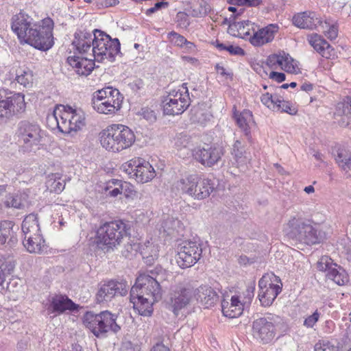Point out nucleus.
<instances>
[{"instance_id":"e433bc0d","label":"nucleus","mask_w":351,"mask_h":351,"mask_svg":"<svg viewBox=\"0 0 351 351\" xmlns=\"http://www.w3.org/2000/svg\"><path fill=\"white\" fill-rule=\"evenodd\" d=\"M24 247L30 253H41L45 247V240L41 234L31 236V238H24Z\"/></svg>"},{"instance_id":"338daca9","label":"nucleus","mask_w":351,"mask_h":351,"mask_svg":"<svg viewBox=\"0 0 351 351\" xmlns=\"http://www.w3.org/2000/svg\"><path fill=\"white\" fill-rule=\"evenodd\" d=\"M182 59L184 62L191 64L194 66H197L199 64V61L197 58L191 56H184L182 57Z\"/></svg>"},{"instance_id":"412c9836","label":"nucleus","mask_w":351,"mask_h":351,"mask_svg":"<svg viewBox=\"0 0 351 351\" xmlns=\"http://www.w3.org/2000/svg\"><path fill=\"white\" fill-rule=\"evenodd\" d=\"M92 58L93 57L90 56L81 58L73 56H69L66 62L78 75L88 76L92 72L95 66V59Z\"/></svg>"},{"instance_id":"79ce46f5","label":"nucleus","mask_w":351,"mask_h":351,"mask_svg":"<svg viewBox=\"0 0 351 351\" xmlns=\"http://www.w3.org/2000/svg\"><path fill=\"white\" fill-rule=\"evenodd\" d=\"M231 154L239 165L245 164L247 158L245 156V147L241 141L236 140L232 145Z\"/></svg>"},{"instance_id":"ddd939ff","label":"nucleus","mask_w":351,"mask_h":351,"mask_svg":"<svg viewBox=\"0 0 351 351\" xmlns=\"http://www.w3.org/2000/svg\"><path fill=\"white\" fill-rule=\"evenodd\" d=\"M202 245L193 241H184L178 247L177 263L182 269L193 266L202 257Z\"/></svg>"},{"instance_id":"e2e57ef3","label":"nucleus","mask_w":351,"mask_h":351,"mask_svg":"<svg viewBox=\"0 0 351 351\" xmlns=\"http://www.w3.org/2000/svg\"><path fill=\"white\" fill-rule=\"evenodd\" d=\"M227 51L231 55L243 56L245 54L244 50L239 46L228 45Z\"/></svg>"},{"instance_id":"0eeeda50","label":"nucleus","mask_w":351,"mask_h":351,"mask_svg":"<svg viewBox=\"0 0 351 351\" xmlns=\"http://www.w3.org/2000/svg\"><path fill=\"white\" fill-rule=\"evenodd\" d=\"M117 315L106 311L99 314L87 312L84 316L83 322L97 337L104 336L108 332H117L120 326L116 322Z\"/></svg>"},{"instance_id":"7ed1b4c3","label":"nucleus","mask_w":351,"mask_h":351,"mask_svg":"<svg viewBox=\"0 0 351 351\" xmlns=\"http://www.w3.org/2000/svg\"><path fill=\"white\" fill-rule=\"evenodd\" d=\"M162 288L156 277L140 274L130 289V302L143 316H150L153 304L162 298Z\"/></svg>"},{"instance_id":"473e14b6","label":"nucleus","mask_w":351,"mask_h":351,"mask_svg":"<svg viewBox=\"0 0 351 351\" xmlns=\"http://www.w3.org/2000/svg\"><path fill=\"white\" fill-rule=\"evenodd\" d=\"M21 228L24 238L29 239L31 236L41 234L37 217L34 214L25 217L23 221Z\"/></svg>"},{"instance_id":"393cba45","label":"nucleus","mask_w":351,"mask_h":351,"mask_svg":"<svg viewBox=\"0 0 351 351\" xmlns=\"http://www.w3.org/2000/svg\"><path fill=\"white\" fill-rule=\"evenodd\" d=\"M310 45L324 58H333L335 56L334 49L321 36L313 34L308 36Z\"/></svg>"},{"instance_id":"5701e85b","label":"nucleus","mask_w":351,"mask_h":351,"mask_svg":"<svg viewBox=\"0 0 351 351\" xmlns=\"http://www.w3.org/2000/svg\"><path fill=\"white\" fill-rule=\"evenodd\" d=\"M257 25L249 20L233 22L229 25L228 32L236 37L249 40Z\"/></svg>"},{"instance_id":"a878e982","label":"nucleus","mask_w":351,"mask_h":351,"mask_svg":"<svg viewBox=\"0 0 351 351\" xmlns=\"http://www.w3.org/2000/svg\"><path fill=\"white\" fill-rule=\"evenodd\" d=\"M277 29L278 27L275 25H269L260 29H255L250 38V43L254 46H261L271 42L274 38V34L277 32Z\"/></svg>"},{"instance_id":"20e7f679","label":"nucleus","mask_w":351,"mask_h":351,"mask_svg":"<svg viewBox=\"0 0 351 351\" xmlns=\"http://www.w3.org/2000/svg\"><path fill=\"white\" fill-rule=\"evenodd\" d=\"M128 225L122 221L106 222L97 230L94 242L104 252H112L121 245L129 233Z\"/></svg>"},{"instance_id":"de8ad7c7","label":"nucleus","mask_w":351,"mask_h":351,"mask_svg":"<svg viewBox=\"0 0 351 351\" xmlns=\"http://www.w3.org/2000/svg\"><path fill=\"white\" fill-rule=\"evenodd\" d=\"M255 283L251 282L247 287L245 290L242 293V295H239L241 302L244 305L251 303L252 298L254 295Z\"/></svg>"},{"instance_id":"7c9ffc66","label":"nucleus","mask_w":351,"mask_h":351,"mask_svg":"<svg viewBox=\"0 0 351 351\" xmlns=\"http://www.w3.org/2000/svg\"><path fill=\"white\" fill-rule=\"evenodd\" d=\"M117 132L120 152L130 147L135 141V135L128 127L117 124Z\"/></svg>"},{"instance_id":"ea45409f","label":"nucleus","mask_w":351,"mask_h":351,"mask_svg":"<svg viewBox=\"0 0 351 351\" xmlns=\"http://www.w3.org/2000/svg\"><path fill=\"white\" fill-rule=\"evenodd\" d=\"M62 105L57 106L53 110V112L49 114L47 117V123L48 126L54 130L55 128H58V130L62 132V127H61V117L62 116Z\"/></svg>"},{"instance_id":"dca6fc26","label":"nucleus","mask_w":351,"mask_h":351,"mask_svg":"<svg viewBox=\"0 0 351 351\" xmlns=\"http://www.w3.org/2000/svg\"><path fill=\"white\" fill-rule=\"evenodd\" d=\"M129 289L130 285L126 281L110 280L99 286L96 300L99 303L108 302L118 295H126Z\"/></svg>"},{"instance_id":"603ef678","label":"nucleus","mask_w":351,"mask_h":351,"mask_svg":"<svg viewBox=\"0 0 351 351\" xmlns=\"http://www.w3.org/2000/svg\"><path fill=\"white\" fill-rule=\"evenodd\" d=\"M4 204L7 208H21L23 206L21 198L18 195L11 194L5 197Z\"/></svg>"},{"instance_id":"58836bf2","label":"nucleus","mask_w":351,"mask_h":351,"mask_svg":"<svg viewBox=\"0 0 351 351\" xmlns=\"http://www.w3.org/2000/svg\"><path fill=\"white\" fill-rule=\"evenodd\" d=\"M210 114L205 111L204 109L199 107H195L191 109L190 120L193 123H197L202 126H204L210 121Z\"/></svg>"},{"instance_id":"a211bd4d","label":"nucleus","mask_w":351,"mask_h":351,"mask_svg":"<svg viewBox=\"0 0 351 351\" xmlns=\"http://www.w3.org/2000/svg\"><path fill=\"white\" fill-rule=\"evenodd\" d=\"M267 64L273 69H280L290 73H296L299 70L295 60L284 51L268 56Z\"/></svg>"},{"instance_id":"a19ab883","label":"nucleus","mask_w":351,"mask_h":351,"mask_svg":"<svg viewBox=\"0 0 351 351\" xmlns=\"http://www.w3.org/2000/svg\"><path fill=\"white\" fill-rule=\"evenodd\" d=\"M47 188L52 192L59 193L63 191L65 186L64 180H62L58 173H52L47 178L46 182Z\"/></svg>"},{"instance_id":"052dcab7","label":"nucleus","mask_w":351,"mask_h":351,"mask_svg":"<svg viewBox=\"0 0 351 351\" xmlns=\"http://www.w3.org/2000/svg\"><path fill=\"white\" fill-rule=\"evenodd\" d=\"M141 114L145 119L149 122H154L156 120L155 112L148 108H143Z\"/></svg>"},{"instance_id":"bb28decb","label":"nucleus","mask_w":351,"mask_h":351,"mask_svg":"<svg viewBox=\"0 0 351 351\" xmlns=\"http://www.w3.org/2000/svg\"><path fill=\"white\" fill-rule=\"evenodd\" d=\"M244 306L239 295L232 296L230 301L223 299L221 302L222 313L224 316L230 318L240 316L243 313Z\"/></svg>"},{"instance_id":"f3484780","label":"nucleus","mask_w":351,"mask_h":351,"mask_svg":"<svg viewBox=\"0 0 351 351\" xmlns=\"http://www.w3.org/2000/svg\"><path fill=\"white\" fill-rule=\"evenodd\" d=\"M223 153L221 147L206 145L192 149V155L195 160L206 167H213L221 158Z\"/></svg>"},{"instance_id":"aec40b11","label":"nucleus","mask_w":351,"mask_h":351,"mask_svg":"<svg viewBox=\"0 0 351 351\" xmlns=\"http://www.w3.org/2000/svg\"><path fill=\"white\" fill-rule=\"evenodd\" d=\"M101 145L107 151L120 152L117 132V124L110 125L99 133Z\"/></svg>"},{"instance_id":"6e6552de","label":"nucleus","mask_w":351,"mask_h":351,"mask_svg":"<svg viewBox=\"0 0 351 351\" xmlns=\"http://www.w3.org/2000/svg\"><path fill=\"white\" fill-rule=\"evenodd\" d=\"M289 237L297 241L313 245L319 242L317 230L307 220L293 217L287 223Z\"/></svg>"},{"instance_id":"5fc2aeb1","label":"nucleus","mask_w":351,"mask_h":351,"mask_svg":"<svg viewBox=\"0 0 351 351\" xmlns=\"http://www.w3.org/2000/svg\"><path fill=\"white\" fill-rule=\"evenodd\" d=\"M167 36L170 42L178 47H183L186 42V39L183 36L173 31L169 32Z\"/></svg>"},{"instance_id":"f704fd0d","label":"nucleus","mask_w":351,"mask_h":351,"mask_svg":"<svg viewBox=\"0 0 351 351\" xmlns=\"http://www.w3.org/2000/svg\"><path fill=\"white\" fill-rule=\"evenodd\" d=\"M16 261L12 256L0 255V285H2L8 275L14 269Z\"/></svg>"},{"instance_id":"9b49d317","label":"nucleus","mask_w":351,"mask_h":351,"mask_svg":"<svg viewBox=\"0 0 351 351\" xmlns=\"http://www.w3.org/2000/svg\"><path fill=\"white\" fill-rule=\"evenodd\" d=\"M121 170L138 183H147L156 176L152 165L145 159L135 157L123 163Z\"/></svg>"},{"instance_id":"09e8293b","label":"nucleus","mask_w":351,"mask_h":351,"mask_svg":"<svg viewBox=\"0 0 351 351\" xmlns=\"http://www.w3.org/2000/svg\"><path fill=\"white\" fill-rule=\"evenodd\" d=\"M322 29L326 36L330 40H334L337 37L338 29L335 25H330L326 21L322 22V25H319Z\"/></svg>"},{"instance_id":"4468645a","label":"nucleus","mask_w":351,"mask_h":351,"mask_svg":"<svg viewBox=\"0 0 351 351\" xmlns=\"http://www.w3.org/2000/svg\"><path fill=\"white\" fill-rule=\"evenodd\" d=\"M194 298V289L187 282H180L171 287L170 301L175 314L190 304Z\"/></svg>"},{"instance_id":"4c0bfd02","label":"nucleus","mask_w":351,"mask_h":351,"mask_svg":"<svg viewBox=\"0 0 351 351\" xmlns=\"http://www.w3.org/2000/svg\"><path fill=\"white\" fill-rule=\"evenodd\" d=\"M92 105L93 108L100 114H113L118 110L116 109V106L112 105L111 103H108L105 100H101L93 95L92 99Z\"/></svg>"},{"instance_id":"b1692460","label":"nucleus","mask_w":351,"mask_h":351,"mask_svg":"<svg viewBox=\"0 0 351 351\" xmlns=\"http://www.w3.org/2000/svg\"><path fill=\"white\" fill-rule=\"evenodd\" d=\"M335 161L346 178H351V152L339 147L333 152Z\"/></svg>"},{"instance_id":"4be33fe9","label":"nucleus","mask_w":351,"mask_h":351,"mask_svg":"<svg viewBox=\"0 0 351 351\" xmlns=\"http://www.w3.org/2000/svg\"><path fill=\"white\" fill-rule=\"evenodd\" d=\"M292 21L294 25L302 29H313L317 25H322V21L316 13L311 11L298 13L293 16Z\"/></svg>"},{"instance_id":"bf43d9fd","label":"nucleus","mask_w":351,"mask_h":351,"mask_svg":"<svg viewBox=\"0 0 351 351\" xmlns=\"http://www.w3.org/2000/svg\"><path fill=\"white\" fill-rule=\"evenodd\" d=\"M176 23L180 27L186 28L190 24L189 16L184 12H178L176 15Z\"/></svg>"},{"instance_id":"f03ea898","label":"nucleus","mask_w":351,"mask_h":351,"mask_svg":"<svg viewBox=\"0 0 351 351\" xmlns=\"http://www.w3.org/2000/svg\"><path fill=\"white\" fill-rule=\"evenodd\" d=\"M76 49L80 53L92 52L89 56L97 62L104 60L112 61L120 51V43L117 38L112 39L109 35L95 29L94 34L86 32H80L75 34L73 41Z\"/></svg>"},{"instance_id":"6e6d98bb","label":"nucleus","mask_w":351,"mask_h":351,"mask_svg":"<svg viewBox=\"0 0 351 351\" xmlns=\"http://www.w3.org/2000/svg\"><path fill=\"white\" fill-rule=\"evenodd\" d=\"M12 118L11 110L6 98L0 100V119Z\"/></svg>"},{"instance_id":"864d4df0","label":"nucleus","mask_w":351,"mask_h":351,"mask_svg":"<svg viewBox=\"0 0 351 351\" xmlns=\"http://www.w3.org/2000/svg\"><path fill=\"white\" fill-rule=\"evenodd\" d=\"M335 265L332 263V260L327 256H322L317 264V268L319 271H329Z\"/></svg>"},{"instance_id":"13d9d810","label":"nucleus","mask_w":351,"mask_h":351,"mask_svg":"<svg viewBox=\"0 0 351 351\" xmlns=\"http://www.w3.org/2000/svg\"><path fill=\"white\" fill-rule=\"evenodd\" d=\"M320 313L316 310L311 315L308 316L304 321V326L306 328H313L318 322Z\"/></svg>"},{"instance_id":"4d7b16f0","label":"nucleus","mask_w":351,"mask_h":351,"mask_svg":"<svg viewBox=\"0 0 351 351\" xmlns=\"http://www.w3.org/2000/svg\"><path fill=\"white\" fill-rule=\"evenodd\" d=\"M228 2L234 5L256 7L262 3V0H228Z\"/></svg>"},{"instance_id":"c85d7f7f","label":"nucleus","mask_w":351,"mask_h":351,"mask_svg":"<svg viewBox=\"0 0 351 351\" xmlns=\"http://www.w3.org/2000/svg\"><path fill=\"white\" fill-rule=\"evenodd\" d=\"M93 95L103 101L105 100L108 103H111L112 105L116 106L117 110L121 107L123 97L117 88L110 86L106 87L96 91Z\"/></svg>"},{"instance_id":"72a5a7b5","label":"nucleus","mask_w":351,"mask_h":351,"mask_svg":"<svg viewBox=\"0 0 351 351\" xmlns=\"http://www.w3.org/2000/svg\"><path fill=\"white\" fill-rule=\"evenodd\" d=\"M5 98L11 110L12 117L25 112L26 104L23 94L11 93Z\"/></svg>"},{"instance_id":"c756f323","label":"nucleus","mask_w":351,"mask_h":351,"mask_svg":"<svg viewBox=\"0 0 351 351\" xmlns=\"http://www.w3.org/2000/svg\"><path fill=\"white\" fill-rule=\"evenodd\" d=\"M53 312L62 313L64 311L77 309V305L65 295H55L49 300Z\"/></svg>"},{"instance_id":"8fccbe9b","label":"nucleus","mask_w":351,"mask_h":351,"mask_svg":"<svg viewBox=\"0 0 351 351\" xmlns=\"http://www.w3.org/2000/svg\"><path fill=\"white\" fill-rule=\"evenodd\" d=\"M277 108L275 110L287 112L290 114H295L297 112L295 108L287 101L277 98Z\"/></svg>"},{"instance_id":"c9c22d12","label":"nucleus","mask_w":351,"mask_h":351,"mask_svg":"<svg viewBox=\"0 0 351 351\" xmlns=\"http://www.w3.org/2000/svg\"><path fill=\"white\" fill-rule=\"evenodd\" d=\"M328 279L334 281L337 285L342 286L349 281V277L346 271L337 264L326 273Z\"/></svg>"},{"instance_id":"423d86ee","label":"nucleus","mask_w":351,"mask_h":351,"mask_svg":"<svg viewBox=\"0 0 351 351\" xmlns=\"http://www.w3.org/2000/svg\"><path fill=\"white\" fill-rule=\"evenodd\" d=\"M15 136L23 152H35L38 149L43 137L40 125L27 121L19 123Z\"/></svg>"},{"instance_id":"39448f33","label":"nucleus","mask_w":351,"mask_h":351,"mask_svg":"<svg viewBox=\"0 0 351 351\" xmlns=\"http://www.w3.org/2000/svg\"><path fill=\"white\" fill-rule=\"evenodd\" d=\"M176 187L182 194L196 200H202L210 196L215 186L211 180L201 178L198 175L188 174L176 183Z\"/></svg>"},{"instance_id":"680f3d73","label":"nucleus","mask_w":351,"mask_h":351,"mask_svg":"<svg viewBox=\"0 0 351 351\" xmlns=\"http://www.w3.org/2000/svg\"><path fill=\"white\" fill-rule=\"evenodd\" d=\"M180 221L178 219H174L173 218H168L163 223L164 228H166L167 230L176 229L177 226L180 224Z\"/></svg>"},{"instance_id":"f257e3e1","label":"nucleus","mask_w":351,"mask_h":351,"mask_svg":"<svg viewBox=\"0 0 351 351\" xmlns=\"http://www.w3.org/2000/svg\"><path fill=\"white\" fill-rule=\"evenodd\" d=\"M32 21L24 13L15 14L12 19V29L21 43H27L41 51L49 50L54 45L53 21L49 17L34 24H32Z\"/></svg>"},{"instance_id":"49530a36","label":"nucleus","mask_w":351,"mask_h":351,"mask_svg":"<svg viewBox=\"0 0 351 351\" xmlns=\"http://www.w3.org/2000/svg\"><path fill=\"white\" fill-rule=\"evenodd\" d=\"M16 80L24 87L32 83L33 75L29 69L20 70L16 73Z\"/></svg>"},{"instance_id":"6ab92c4d","label":"nucleus","mask_w":351,"mask_h":351,"mask_svg":"<svg viewBox=\"0 0 351 351\" xmlns=\"http://www.w3.org/2000/svg\"><path fill=\"white\" fill-rule=\"evenodd\" d=\"M194 298L204 308L213 306L219 300L216 291L209 285H201L194 290Z\"/></svg>"},{"instance_id":"2f4dec72","label":"nucleus","mask_w":351,"mask_h":351,"mask_svg":"<svg viewBox=\"0 0 351 351\" xmlns=\"http://www.w3.org/2000/svg\"><path fill=\"white\" fill-rule=\"evenodd\" d=\"M14 223L11 221H0V246L7 241L10 247L17 243V238L14 236L13 230Z\"/></svg>"},{"instance_id":"0e129e2a","label":"nucleus","mask_w":351,"mask_h":351,"mask_svg":"<svg viewBox=\"0 0 351 351\" xmlns=\"http://www.w3.org/2000/svg\"><path fill=\"white\" fill-rule=\"evenodd\" d=\"M269 77L274 80L277 82H282L286 79V76L284 73L276 71H271L269 74Z\"/></svg>"},{"instance_id":"cd10ccee","label":"nucleus","mask_w":351,"mask_h":351,"mask_svg":"<svg viewBox=\"0 0 351 351\" xmlns=\"http://www.w3.org/2000/svg\"><path fill=\"white\" fill-rule=\"evenodd\" d=\"M234 117L244 136L248 141H250L252 139L251 126L254 123L252 112L249 110H244L241 112H237L234 110Z\"/></svg>"},{"instance_id":"69168bd1","label":"nucleus","mask_w":351,"mask_h":351,"mask_svg":"<svg viewBox=\"0 0 351 351\" xmlns=\"http://www.w3.org/2000/svg\"><path fill=\"white\" fill-rule=\"evenodd\" d=\"M215 69L217 72L222 76L228 77L232 75V73L230 72L227 71L226 69L223 66H221L219 64H217L215 66Z\"/></svg>"},{"instance_id":"774afa93","label":"nucleus","mask_w":351,"mask_h":351,"mask_svg":"<svg viewBox=\"0 0 351 351\" xmlns=\"http://www.w3.org/2000/svg\"><path fill=\"white\" fill-rule=\"evenodd\" d=\"M332 349H334L332 347H330L328 344H318L317 343L315 346V351H331Z\"/></svg>"},{"instance_id":"2eb2a0df","label":"nucleus","mask_w":351,"mask_h":351,"mask_svg":"<svg viewBox=\"0 0 351 351\" xmlns=\"http://www.w3.org/2000/svg\"><path fill=\"white\" fill-rule=\"evenodd\" d=\"M62 108L61 117L62 133L69 134L71 132H77L85 125V114L81 109L63 105Z\"/></svg>"},{"instance_id":"c03bdc74","label":"nucleus","mask_w":351,"mask_h":351,"mask_svg":"<svg viewBox=\"0 0 351 351\" xmlns=\"http://www.w3.org/2000/svg\"><path fill=\"white\" fill-rule=\"evenodd\" d=\"M174 146L177 149L191 148L193 145V138L186 133L182 132L176 134L173 138Z\"/></svg>"},{"instance_id":"a18cd8bd","label":"nucleus","mask_w":351,"mask_h":351,"mask_svg":"<svg viewBox=\"0 0 351 351\" xmlns=\"http://www.w3.org/2000/svg\"><path fill=\"white\" fill-rule=\"evenodd\" d=\"M158 247L149 241L145 244L141 251L143 258L146 259V261L149 263L158 258Z\"/></svg>"},{"instance_id":"1a4fd4ad","label":"nucleus","mask_w":351,"mask_h":351,"mask_svg":"<svg viewBox=\"0 0 351 351\" xmlns=\"http://www.w3.org/2000/svg\"><path fill=\"white\" fill-rule=\"evenodd\" d=\"M283 324L281 317L274 314H267L253 322V335L263 343H268L274 339L276 330L282 328Z\"/></svg>"},{"instance_id":"3c124183","label":"nucleus","mask_w":351,"mask_h":351,"mask_svg":"<svg viewBox=\"0 0 351 351\" xmlns=\"http://www.w3.org/2000/svg\"><path fill=\"white\" fill-rule=\"evenodd\" d=\"M277 97L273 96L271 94L267 93L262 95L261 101L263 105L266 106L268 108L275 111L277 108Z\"/></svg>"},{"instance_id":"9d476101","label":"nucleus","mask_w":351,"mask_h":351,"mask_svg":"<svg viewBox=\"0 0 351 351\" xmlns=\"http://www.w3.org/2000/svg\"><path fill=\"white\" fill-rule=\"evenodd\" d=\"M162 101L164 114L178 115L182 114L190 105V98L186 84L178 89H171Z\"/></svg>"},{"instance_id":"f8f14e48","label":"nucleus","mask_w":351,"mask_h":351,"mask_svg":"<svg viewBox=\"0 0 351 351\" xmlns=\"http://www.w3.org/2000/svg\"><path fill=\"white\" fill-rule=\"evenodd\" d=\"M258 299L262 306H269L282 291L280 279L271 274H266L258 282Z\"/></svg>"},{"instance_id":"37998d69","label":"nucleus","mask_w":351,"mask_h":351,"mask_svg":"<svg viewBox=\"0 0 351 351\" xmlns=\"http://www.w3.org/2000/svg\"><path fill=\"white\" fill-rule=\"evenodd\" d=\"M126 187L129 188V183L122 182L121 180L113 179L108 182L106 189L109 191L108 194L111 197H117L118 195L121 194L123 190L127 191Z\"/></svg>"}]
</instances>
